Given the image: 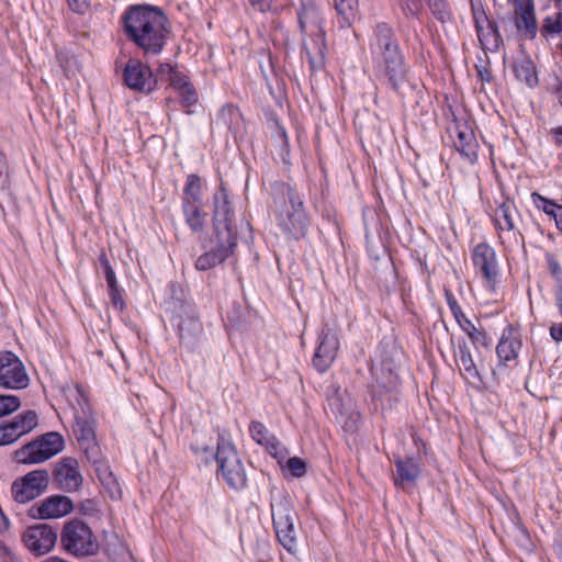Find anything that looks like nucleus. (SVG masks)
Returning a JSON list of instances; mask_svg holds the SVG:
<instances>
[{"label":"nucleus","instance_id":"nucleus-1","mask_svg":"<svg viewBox=\"0 0 562 562\" xmlns=\"http://www.w3.org/2000/svg\"><path fill=\"white\" fill-rule=\"evenodd\" d=\"M369 48L375 80L398 92L407 81L408 66L395 31L385 22L378 23L373 27Z\"/></svg>","mask_w":562,"mask_h":562},{"label":"nucleus","instance_id":"nucleus-2","mask_svg":"<svg viewBox=\"0 0 562 562\" xmlns=\"http://www.w3.org/2000/svg\"><path fill=\"white\" fill-rule=\"evenodd\" d=\"M127 40L134 43L144 56L159 55L169 34L168 18L157 7L133 5L122 16Z\"/></svg>","mask_w":562,"mask_h":562},{"label":"nucleus","instance_id":"nucleus-3","mask_svg":"<svg viewBox=\"0 0 562 562\" xmlns=\"http://www.w3.org/2000/svg\"><path fill=\"white\" fill-rule=\"evenodd\" d=\"M213 205V247L198 257L195 268L200 271L213 269L224 262L234 254L237 246V232L232 224L234 209L223 186L214 193Z\"/></svg>","mask_w":562,"mask_h":562},{"label":"nucleus","instance_id":"nucleus-4","mask_svg":"<svg viewBox=\"0 0 562 562\" xmlns=\"http://www.w3.org/2000/svg\"><path fill=\"white\" fill-rule=\"evenodd\" d=\"M272 211L278 226L288 239L300 240L311 226L301 194L290 183L276 181L271 184Z\"/></svg>","mask_w":562,"mask_h":562},{"label":"nucleus","instance_id":"nucleus-5","mask_svg":"<svg viewBox=\"0 0 562 562\" xmlns=\"http://www.w3.org/2000/svg\"><path fill=\"white\" fill-rule=\"evenodd\" d=\"M299 24L305 37L303 47L311 70L322 69L325 65L326 42L319 10L312 3L304 5L299 12Z\"/></svg>","mask_w":562,"mask_h":562},{"label":"nucleus","instance_id":"nucleus-6","mask_svg":"<svg viewBox=\"0 0 562 562\" xmlns=\"http://www.w3.org/2000/svg\"><path fill=\"white\" fill-rule=\"evenodd\" d=\"M63 549L76 558L93 555L98 552L99 543L91 528L79 519L66 522L60 532Z\"/></svg>","mask_w":562,"mask_h":562},{"label":"nucleus","instance_id":"nucleus-7","mask_svg":"<svg viewBox=\"0 0 562 562\" xmlns=\"http://www.w3.org/2000/svg\"><path fill=\"white\" fill-rule=\"evenodd\" d=\"M64 447L63 436L57 431H49L16 450L15 459L24 464L41 463L58 454Z\"/></svg>","mask_w":562,"mask_h":562},{"label":"nucleus","instance_id":"nucleus-8","mask_svg":"<svg viewBox=\"0 0 562 562\" xmlns=\"http://www.w3.org/2000/svg\"><path fill=\"white\" fill-rule=\"evenodd\" d=\"M218 469L225 482L235 490L246 486L247 476L237 451L232 442L220 436L215 454Z\"/></svg>","mask_w":562,"mask_h":562},{"label":"nucleus","instance_id":"nucleus-9","mask_svg":"<svg viewBox=\"0 0 562 562\" xmlns=\"http://www.w3.org/2000/svg\"><path fill=\"white\" fill-rule=\"evenodd\" d=\"M271 513L279 542L286 551L294 553L297 548V536L294 526L297 516L292 504L286 498H282L271 505Z\"/></svg>","mask_w":562,"mask_h":562},{"label":"nucleus","instance_id":"nucleus-10","mask_svg":"<svg viewBox=\"0 0 562 562\" xmlns=\"http://www.w3.org/2000/svg\"><path fill=\"white\" fill-rule=\"evenodd\" d=\"M48 484V471L37 469L15 480L12 483L11 493L15 502L25 504L41 496L47 490Z\"/></svg>","mask_w":562,"mask_h":562},{"label":"nucleus","instance_id":"nucleus-11","mask_svg":"<svg viewBox=\"0 0 562 562\" xmlns=\"http://www.w3.org/2000/svg\"><path fill=\"white\" fill-rule=\"evenodd\" d=\"M30 378L21 359L10 350L0 351V386L9 390H23Z\"/></svg>","mask_w":562,"mask_h":562},{"label":"nucleus","instance_id":"nucleus-12","mask_svg":"<svg viewBox=\"0 0 562 562\" xmlns=\"http://www.w3.org/2000/svg\"><path fill=\"white\" fill-rule=\"evenodd\" d=\"M474 271L487 288L495 289L499 276V266L495 249L486 241L475 245L471 252Z\"/></svg>","mask_w":562,"mask_h":562},{"label":"nucleus","instance_id":"nucleus-13","mask_svg":"<svg viewBox=\"0 0 562 562\" xmlns=\"http://www.w3.org/2000/svg\"><path fill=\"white\" fill-rule=\"evenodd\" d=\"M124 83L134 91L149 94L157 88V77L149 66L136 58H131L123 71Z\"/></svg>","mask_w":562,"mask_h":562},{"label":"nucleus","instance_id":"nucleus-14","mask_svg":"<svg viewBox=\"0 0 562 562\" xmlns=\"http://www.w3.org/2000/svg\"><path fill=\"white\" fill-rule=\"evenodd\" d=\"M157 76L169 81L170 87L173 88L180 98V103L183 108H190L198 102V92L188 76L182 71L165 63L158 66Z\"/></svg>","mask_w":562,"mask_h":562},{"label":"nucleus","instance_id":"nucleus-15","mask_svg":"<svg viewBox=\"0 0 562 562\" xmlns=\"http://www.w3.org/2000/svg\"><path fill=\"white\" fill-rule=\"evenodd\" d=\"M57 539V530L47 524H36L27 527L22 537L29 551L37 557L50 552Z\"/></svg>","mask_w":562,"mask_h":562},{"label":"nucleus","instance_id":"nucleus-16","mask_svg":"<svg viewBox=\"0 0 562 562\" xmlns=\"http://www.w3.org/2000/svg\"><path fill=\"white\" fill-rule=\"evenodd\" d=\"M75 422L74 434L80 450L90 463L99 462L101 449L95 439L91 415H76Z\"/></svg>","mask_w":562,"mask_h":562},{"label":"nucleus","instance_id":"nucleus-17","mask_svg":"<svg viewBox=\"0 0 562 562\" xmlns=\"http://www.w3.org/2000/svg\"><path fill=\"white\" fill-rule=\"evenodd\" d=\"M339 349L337 335L328 328H323L318 334V344L312 359L314 368L319 372H326L333 364Z\"/></svg>","mask_w":562,"mask_h":562},{"label":"nucleus","instance_id":"nucleus-18","mask_svg":"<svg viewBox=\"0 0 562 562\" xmlns=\"http://www.w3.org/2000/svg\"><path fill=\"white\" fill-rule=\"evenodd\" d=\"M53 481L64 492H76L82 484L83 477L77 459L65 457L55 464Z\"/></svg>","mask_w":562,"mask_h":562},{"label":"nucleus","instance_id":"nucleus-19","mask_svg":"<svg viewBox=\"0 0 562 562\" xmlns=\"http://www.w3.org/2000/svg\"><path fill=\"white\" fill-rule=\"evenodd\" d=\"M522 348L521 333L517 326L508 324L502 333L496 346V355L499 366L508 367V363L515 361Z\"/></svg>","mask_w":562,"mask_h":562},{"label":"nucleus","instance_id":"nucleus-20","mask_svg":"<svg viewBox=\"0 0 562 562\" xmlns=\"http://www.w3.org/2000/svg\"><path fill=\"white\" fill-rule=\"evenodd\" d=\"M72 510V502L64 495H53L33 505L30 516L36 519H52L66 516Z\"/></svg>","mask_w":562,"mask_h":562},{"label":"nucleus","instance_id":"nucleus-21","mask_svg":"<svg viewBox=\"0 0 562 562\" xmlns=\"http://www.w3.org/2000/svg\"><path fill=\"white\" fill-rule=\"evenodd\" d=\"M394 484L397 487L406 488L414 485L420 475V463L413 457L395 458Z\"/></svg>","mask_w":562,"mask_h":562},{"label":"nucleus","instance_id":"nucleus-22","mask_svg":"<svg viewBox=\"0 0 562 562\" xmlns=\"http://www.w3.org/2000/svg\"><path fill=\"white\" fill-rule=\"evenodd\" d=\"M456 135L453 140L454 148L465 157L469 162L474 164L477 160L479 143L474 132L467 123H456Z\"/></svg>","mask_w":562,"mask_h":562},{"label":"nucleus","instance_id":"nucleus-23","mask_svg":"<svg viewBox=\"0 0 562 562\" xmlns=\"http://www.w3.org/2000/svg\"><path fill=\"white\" fill-rule=\"evenodd\" d=\"M249 432L251 438L260 446H265L272 457L279 459V462L285 457V451L281 447L280 441L269 432L262 423L252 420L249 425Z\"/></svg>","mask_w":562,"mask_h":562},{"label":"nucleus","instance_id":"nucleus-24","mask_svg":"<svg viewBox=\"0 0 562 562\" xmlns=\"http://www.w3.org/2000/svg\"><path fill=\"white\" fill-rule=\"evenodd\" d=\"M457 364L461 372V375L470 383L481 381L479 369L472 358V353L468 344L463 340L459 342Z\"/></svg>","mask_w":562,"mask_h":562},{"label":"nucleus","instance_id":"nucleus-25","mask_svg":"<svg viewBox=\"0 0 562 562\" xmlns=\"http://www.w3.org/2000/svg\"><path fill=\"white\" fill-rule=\"evenodd\" d=\"M515 25L522 38L533 40L538 33L535 5L522 10H514Z\"/></svg>","mask_w":562,"mask_h":562},{"label":"nucleus","instance_id":"nucleus-26","mask_svg":"<svg viewBox=\"0 0 562 562\" xmlns=\"http://www.w3.org/2000/svg\"><path fill=\"white\" fill-rule=\"evenodd\" d=\"M64 393L76 415H91V406L85 390L79 384H68Z\"/></svg>","mask_w":562,"mask_h":562},{"label":"nucleus","instance_id":"nucleus-27","mask_svg":"<svg viewBox=\"0 0 562 562\" xmlns=\"http://www.w3.org/2000/svg\"><path fill=\"white\" fill-rule=\"evenodd\" d=\"M182 211L186 223L193 233L202 232L205 224L206 213L203 212V203L199 202H182Z\"/></svg>","mask_w":562,"mask_h":562},{"label":"nucleus","instance_id":"nucleus-28","mask_svg":"<svg viewBox=\"0 0 562 562\" xmlns=\"http://www.w3.org/2000/svg\"><path fill=\"white\" fill-rule=\"evenodd\" d=\"M341 29L350 27L358 15V0H333Z\"/></svg>","mask_w":562,"mask_h":562},{"label":"nucleus","instance_id":"nucleus-29","mask_svg":"<svg viewBox=\"0 0 562 562\" xmlns=\"http://www.w3.org/2000/svg\"><path fill=\"white\" fill-rule=\"evenodd\" d=\"M517 213V209L514 202L507 200L503 202L496 210L494 214V222L498 229L501 231H509L516 233V227L514 224V215Z\"/></svg>","mask_w":562,"mask_h":562},{"label":"nucleus","instance_id":"nucleus-30","mask_svg":"<svg viewBox=\"0 0 562 562\" xmlns=\"http://www.w3.org/2000/svg\"><path fill=\"white\" fill-rule=\"evenodd\" d=\"M531 200L537 209L542 210L554 220L557 228L562 232V205L542 196L538 192L531 193Z\"/></svg>","mask_w":562,"mask_h":562},{"label":"nucleus","instance_id":"nucleus-31","mask_svg":"<svg viewBox=\"0 0 562 562\" xmlns=\"http://www.w3.org/2000/svg\"><path fill=\"white\" fill-rule=\"evenodd\" d=\"M10 430L16 435V439L31 432L37 426V414L34 411H26L16 415L9 422Z\"/></svg>","mask_w":562,"mask_h":562},{"label":"nucleus","instance_id":"nucleus-32","mask_svg":"<svg viewBox=\"0 0 562 562\" xmlns=\"http://www.w3.org/2000/svg\"><path fill=\"white\" fill-rule=\"evenodd\" d=\"M514 72L518 80L525 82L528 87L538 85L537 71L530 59H522L514 65Z\"/></svg>","mask_w":562,"mask_h":562},{"label":"nucleus","instance_id":"nucleus-33","mask_svg":"<svg viewBox=\"0 0 562 562\" xmlns=\"http://www.w3.org/2000/svg\"><path fill=\"white\" fill-rule=\"evenodd\" d=\"M464 333L469 336L473 346L479 349L483 347L487 350H491L493 345V339L483 328L476 327L473 323H465Z\"/></svg>","mask_w":562,"mask_h":562},{"label":"nucleus","instance_id":"nucleus-34","mask_svg":"<svg viewBox=\"0 0 562 562\" xmlns=\"http://www.w3.org/2000/svg\"><path fill=\"white\" fill-rule=\"evenodd\" d=\"M202 181L201 178L191 173L187 177L186 186L183 188L182 202H199L202 201Z\"/></svg>","mask_w":562,"mask_h":562},{"label":"nucleus","instance_id":"nucleus-35","mask_svg":"<svg viewBox=\"0 0 562 562\" xmlns=\"http://www.w3.org/2000/svg\"><path fill=\"white\" fill-rule=\"evenodd\" d=\"M92 464L101 484L109 491H113L117 486V482L110 467L103 461L101 451L99 462Z\"/></svg>","mask_w":562,"mask_h":562},{"label":"nucleus","instance_id":"nucleus-36","mask_svg":"<svg viewBox=\"0 0 562 562\" xmlns=\"http://www.w3.org/2000/svg\"><path fill=\"white\" fill-rule=\"evenodd\" d=\"M445 299H446V302H447L454 319L457 321L458 325L464 331L467 328L465 323H472V322L469 318H467V316L464 315L457 299L454 297L453 293L448 289L445 290Z\"/></svg>","mask_w":562,"mask_h":562},{"label":"nucleus","instance_id":"nucleus-37","mask_svg":"<svg viewBox=\"0 0 562 562\" xmlns=\"http://www.w3.org/2000/svg\"><path fill=\"white\" fill-rule=\"evenodd\" d=\"M173 321L178 327L180 338H183L186 335H193L200 329L199 319L193 314H189L187 319H183L181 315H178Z\"/></svg>","mask_w":562,"mask_h":562},{"label":"nucleus","instance_id":"nucleus-38","mask_svg":"<svg viewBox=\"0 0 562 562\" xmlns=\"http://www.w3.org/2000/svg\"><path fill=\"white\" fill-rule=\"evenodd\" d=\"M541 34L543 36L562 34V12L555 13L554 15H548L543 19Z\"/></svg>","mask_w":562,"mask_h":562},{"label":"nucleus","instance_id":"nucleus-39","mask_svg":"<svg viewBox=\"0 0 562 562\" xmlns=\"http://www.w3.org/2000/svg\"><path fill=\"white\" fill-rule=\"evenodd\" d=\"M429 7L434 16L438 19L441 23L450 21V7L446 0H430Z\"/></svg>","mask_w":562,"mask_h":562},{"label":"nucleus","instance_id":"nucleus-40","mask_svg":"<svg viewBox=\"0 0 562 562\" xmlns=\"http://www.w3.org/2000/svg\"><path fill=\"white\" fill-rule=\"evenodd\" d=\"M21 406L20 397L16 395L0 394V417L12 414Z\"/></svg>","mask_w":562,"mask_h":562},{"label":"nucleus","instance_id":"nucleus-41","mask_svg":"<svg viewBox=\"0 0 562 562\" xmlns=\"http://www.w3.org/2000/svg\"><path fill=\"white\" fill-rule=\"evenodd\" d=\"M286 469L295 477H302L306 473V463L299 457L289 458Z\"/></svg>","mask_w":562,"mask_h":562},{"label":"nucleus","instance_id":"nucleus-42","mask_svg":"<svg viewBox=\"0 0 562 562\" xmlns=\"http://www.w3.org/2000/svg\"><path fill=\"white\" fill-rule=\"evenodd\" d=\"M546 260H547L550 273L557 280V285H561L562 284V267L560 266L557 257L551 252H547Z\"/></svg>","mask_w":562,"mask_h":562},{"label":"nucleus","instance_id":"nucleus-43","mask_svg":"<svg viewBox=\"0 0 562 562\" xmlns=\"http://www.w3.org/2000/svg\"><path fill=\"white\" fill-rule=\"evenodd\" d=\"M9 427V423L0 424V446L11 445L18 440L16 435Z\"/></svg>","mask_w":562,"mask_h":562},{"label":"nucleus","instance_id":"nucleus-44","mask_svg":"<svg viewBox=\"0 0 562 562\" xmlns=\"http://www.w3.org/2000/svg\"><path fill=\"white\" fill-rule=\"evenodd\" d=\"M402 9L407 16L417 18L422 10V1L420 0H405Z\"/></svg>","mask_w":562,"mask_h":562},{"label":"nucleus","instance_id":"nucleus-45","mask_svg":"<svg viewBox=\"0 0 562 562\" xmlns=\"http://www.w3.org/2000/svg\"><path fill=\"white\" fill-rule=\"evenodd\" d=\"M71 11L78 14H85L91 4V0H67Z\"/></svg>","mask_w":562,"mask_h":562},{"label":"nucleus","instance_id":"nucleus-46","mask_svg":"<svg viewBox=\"0 0 562 562\" xmlns=\"http://www.w3.org/2000/svg\"><path fill=\"white\" fill-rule=\"evenodd\" d=\"M100 262H101V265H102V268H103V272H104V277H105L106 282H108V281H112V280H115V279H116V277H115V272H114V270H113L112 266L110 265V261H109V259H108V257H106V255H105V254H102V255L100 256Z\"/></svg>","mask_w":562,"mask_h":562},{"label":"nucleus","instance_id":"nucleus-47","mask_svg":"<svg viewBox=\"0 0 562 562\" xmlns=\"http://www.w3.org/2000/svg\"><path fill=\"white\" fill-rule=\"evenodd\" d=\"M109 296H110L111 303L114 306V308H116L117 311H123V308L125 306V302L123 300L121 289H119L116 291H111L109 293Z\"/></svg>","mask_w":562,"mask_h":562},{"label":"nucleus","instance_id":"nucleus-48","mask_svg":"<svg viewBox=\"0 0 562 562\" xmlns=\"http://www.w3.org/2000/svg\"><path fill=\"white\" fill-rule=\"evenodd\" d=\"M550 337L555 342L562 341V323H553L549 328Z\"/></svg>","mask_w":562,"mask_h":562},{"label":"nucleus","instance_id":"nucleus-49","mask_svg":"<svg viewBox=\"0 0 562 562\" xmlns=\"http://www.w3.org/2000/svg\"><path fill=\"white\" fill-rule=\"evenodd\" d=\"M7 178L8 164L4 154L0 151V186H3L7 182Z\"/></svg>","mask_w":562,"mask_h":562},{"label":"nucleus","instance_id":"nucleus-50","mask_svg":"<svg viewBox=\"0 0 562 562\" xmlns=\"http://www.w3.org/2000/svg\"><path fill=\"white\" fill-rule=\"evenodd\" d=\"M248 2L255 10L259 12H266L271 7V0H248Z\"/></svg>","mask_w":562,"mask_h":562},{"label":"nucleus","instance_id":"nucleus-51","mask_svg":"<svg viewBox=\"0 0 562 562\" xmlns=\"http://www.w3.org/2000/svg\"><path fill=\"white\" fill-rule=\"evenodd\" d=\"M0 562H21L8 548L0 546Z\"/></svg>","mask_w":562,"mask_h":562},{"label":"nucleus","instance_id":"nucleus-52","mask_svg":"<svg viewBox=\"0 0 562 562\" xmlns=\"http://www.w3.org/2000/svg\"><path fill=\"white\" fill-rule=\"evenodd\" d=\"M80 512L83 515H92L94 512H97L95 503L91 499L82 502L80 505Z\"/></svg>","mask_w":562,"mask_h":562},{"label":"nucleus","instance_id":"nucleus-53","mask_svg":"<svg viewBox=\"0 0 562 562\" xmlns=\"http://www.w3.org/2000/svg\"><path fill=\"white\" fill-rule=\"evenodd\" d=\"M553 142L557 147H562V125L554 127L550 131Z\"/></svg>","mask_w":562,"mask_h":562},{"label":"nucleus","instance_id":"nucleus-54","mask_svg":"<svg viewBox=\"0 0 562 562\" xmlns=\"http://www.w3.org/2000/svg\"><path fill=\"white\" fill-rule=\"evenodd\" d=\"M509 2H513L515 10H522L528 7H533L532 0H508Z\"/></svg>","mask_w":562,"mask_h":562},{"label":"nucleus","instance_id":"nucleus-55","mask_svg":"<svg viewBox=\"0 0 562 562\" xmlns=\"http://www.w3.org/2000/svg\"><path fill=\"white\" fill-rule=\"evenodd\" d=\"M477 76L482 81L490 82L492 80V72L486 67H476Z\"/></svg>","mask_w":562,"mask_h":562},{"label":"nucleus","instance_id":"nucleus-56","mask_svg":"<svg viewBox=\"0 0 562 562\" xmlns=\"http://www.w3.org/2000/svg\"><path fill=\"white\" fill-rule=\"evenodd\" d=\"M554 552L557 553L560 562H562V533L555 539Z\"/></svg>","mask_w":562,"mask_h":562},{"label":"nucleus","instance_id":"nucleus-57","mask_svg":"<svg viewBox=\"0 0 562 562\" xmlns=\"http://www.w3.org/2000/svg\"><path fill=\"white\" fill-rule=\"evenodd\" d=\"M382 366L383 368L387 369L390 372L393 371V369H395V361L394 359H392L390 362L389 360L384 357L383 360H382Z\"/></svg>","mask_w":562,"mask_h":562},{"label":"nucleus","instance_id":"nucleus-58","mask_svg":"<svg viewBox=\"0 0 562 562\" xmlns=\"http://www.w3.org/2000/svg\"><path fill=\"white\" fill-rule=\"evenodd\" d=\"M106 283H108V290H109V293H110L111 291H116V290H119V289H120V286H119V282H117V280H116V279H115V280H112V281H108Z\"/></svg>","mask_w":562,"mask_h":562},{"label":"nucleus","instance_id":"nucleus-59","mask_svg":"<svg viewBox=\"0 0 562 562\" xmlns=\"http://www.w3.org/2000/svg\"><path fill=\"white\" fill-rule=\"evenodd\" d=\"M490 26H491V29H492V31H493V33L495 35V41L497 43L499 41V38H501L499 32L497 30V26H496L495 23H491V22H490Z\"/></svg>","mask_w":562,"mask_h":562},{"label":"nucleus","instance_id":"nucleus-60","mask_svg":"<svg viewBox=\"0 0 562 562\" xmlns=\"http://www.w3.org/2000/svg\"><path fill=\"white\" fill-rule=\"evenodd\" d=\"M555 92H557V95H558V100L560 102V104L562 105V81L559 82L557 89H555Z\"/></svg>","mask_w":562,"mask_h":562},{"label":"nucleus","instance_id":"nucleus-61","mask_svg":"<svg viewBox=\"0 0 562 562\" xmlns=\"http://www.w3.org/2000/svg\"><path fill=\"white\" fill-rule=\"evenodd\" d=\"M280 136L283 138L284 143H286V142H288L286 133H285V131H284V130H282V128L280 130Z\"/></svg>","mask_w":562,"mask_h":562},{"label":"nucleus","instance_id":"nucleus-62","mask_svg":"<svg viewBox=\"0 0 562 562\" xmlns=\"http://www.w3.org/2000/svg\"><path fill=\"white\" fill-rule=\"evenodd\" d=\"M228 110H229L231 112H235V109H234V108H228Z\"/></svg>","mask_w":562,"mask_h":562}]
</instances>
